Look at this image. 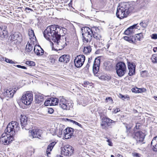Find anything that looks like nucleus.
<instances>
[{
  "label": "nucleus",
  "mask_w": 157,
  "mask_h": 157,
  "mask_svg": "<svg viewBox=\"0 0 157 157\" xmlns=\"http://www.w3.org/2000/svg\"><path fill=\"white\" fill-rule=\"evenodd\" d=\"M62 31L58 25H52L48 27L43 33L47 40L52 41V42L56 46L57 50L62 49L67 45L66 39H60V33Z\"/></svg>",
  "instance_id": "nucleus-1"
},
{
  "label": "nucleus",
  "mask_w": 157,
  "mask_h": 157,
  "mask_svg": "<svg viewBox=\"0 0 157 157\" xmlns=\"http://www.w3.org/2000/svg\"><path fill=\"white\" fill-rule=\"evenodd\" d=\"M18 125V123L15 121H12L8 124L5 130V133L2 134L0 138L2 144L8 145L13 140V136L15 134V131L19 130Z\"/></svg>",
  "instance_id": "nucleus-2"
},
{
  "label": "nucleus",
  "mask_w": 157,
  "mask_h": 157,
  "mask_svg": "<svg viewBox=\"0 0 157 157\" xmlns=\"http://www.w3.org/2000/svg\"><path fill=\"white\" fill-rule=\"evenodd\" d=\"M83 40L84 42H90L93 38V32L91 29L85 27L82 28Z\"/></svg>",
  "instance_id": "nucleus-3"
},
{
  "label": "nucleus",
  "mask_w": 157,
  "mask_h": 157,
  "mask_svg": "<svg viewBox=\"0 0 157 157\" xmlns=\"http://www.w3.org/2000/svg\"><path fill=\"white\" fill-rule=\"evenodd\" d=\"M115 69L117 74L120 77L124 76L127 71L126 66L123 62H119L117 63Z\"/></svg>",
  "instance_id": "nucleus-4"
},
{
  "label": "nucleus",
  "mask_w": 157,
  "mask_h": 157,
  "mask_svg": "<svg viewBox=\"0 0 157 157\" xmlns=\"http://www.w3.org/2000/svg\"><path fill=\"white\" fill-rule=\"evenodd\" d=\"M129 12L126 6H118L117 8L116 15L117 17L121 19L127 17Z\"/></svg>",
  "instance_id": "nucleus-5"
},
{
  "label": "nucleus",
  "mask_w": 157,
  "mask_h": 157,
  "mask_svg": "<svg viewBox=\"0 0 157 157\" xmlns=\"http://www.w3.org/2000/svg\"><path fill=\"white\" fill-rule=\"evenodd\" d=\"M59 105L63 109L69 110L72 108L73 104L62 97L59 98Z\"/></svg>",
  "instance_id": "nucleus-6"
},
{
  "label": "nucleus",
  "mask_w": 157,
  "mask_h": 157,
  "mask_svg": "<svg viewBox=\"0 0 157 157\" xmlns=\"http://www.w3.org/2000/svg\"><path fill=\"white\" fill-rule=\"evenodd\" d=\"M33 100V94L29 92H26L24 93L21 99V101L26 105H30Z\"/></svg>",
  "instance_id": "nucleus-7"
},
{
  "label": "nucleus",
  "mask_w": 157,
  "mask_h": 157,
  "mask_svg": "<svg viewBox=\"0 0 157 157\" xmlns=\"http://www.w3.org/2000/svg\"><path fill=\"white\" fill-rule=\"evenodd\" d=\"M74 152L72 146L67 145L61 148V154L66 156H71Z\"/></svg>",
  "instance_id": "nucleus-8"
},
{
  "label": "nucleus",
  "mask_w": 157,
  "mask_h": 157,
  "mask_svg": "<svg viewBox=\"0 0 157 157\" xmlns=\"http://www.w3.org/2000/svg\"><path fill=\"white\" fill-rule=\"evenodd\" d=\"M85 59V56L83 55L77 56L74 60L75 66L78 68L81 67L83 65Z\"/></svg>",
  "instance_id": "nucleus-9"
},
{
  "label": "nucleus",
  "mask_w": 157,
  "mask_h": 157,
  "mask_svg": "<svg viewBox=\"0 0 157 157\" xmlns=\"http://www.w3.org/2000/svg\"><path fill=\"white\" fill-rule=\"evenodd\" d=\"M115 122L107 117H103L102 119V121L101 124V127L102 128L106 130L108 127L111 125V124Z\"/></svg>",
  "instance_id": "nucleus-10"
},
{
  "label": "nucleus",
  "mask_w": 157,
  "mask_h": 157,
  "mask_svg": "<svg viewBox=\"0 0 157 157\" xmlns=\"http://www.w3.org/2000/svg\"><path fill=\"white\" fill-rule=\"evenodd\" d=\"M41 133V131L38 129H33L31 132L30 130L29 131V139L31 140L36 138H40Z\"/></svg>",
  "instance_id": "nucleus-11"
},
{
  "label": "nucleus",
  "mask_w": 157,
  "mask_h": 157,
  "mask_svg": "<svg viewBox=\"0 0 157 157\" xmlns=\"http://www.w3.org/2000/svg\"><path fill=\"white\" fill-rule=\"evenodd\" d=\"M20 121L23 129L24 128L25 130H29V127L27 126L28 122V118L26 116L22 115H21Z\"/></svg>",
  "instance_id": "nucleus-12"
},
{
  "label": "nucleus",
  "mask_w": 157,
  "mask_h": 157,
  "mask_svg": "<svg viewBox=\"0 0 157 157\" xmlns=\"http://www.w3.org/2000/svg\"><path fill=\"white\" fill-rule=\"evenodd\" d=\"M73 129L71 128H67L63 131L64 137L65 139L71 138L73 133Z\"/></svg>",
  "instance_id": "nucleus-13"
},
{
  "label": "nucleus",
  "mask_w": 157,
  "mask_h": 157,
  "mask_svg": "<svg viewBox=\"0 0 157 157\" xmlns=\"http://www.w3.org/2000/svg\"><path fill=\"white\" fill-rule=\"evenodd\" d=\"M63 126H59V128H52L50 129V132L51 133H52V131L54 130L55 131L54 133H52L53 135L55 134L57 135L59 137H61V136L63 135Z\"/></svg>",
  "instance_id": "nucleus-14"
},
{
  "label": "nucleus",
  "mask_w": 157,
  "mask_h": 157,
  "mask_svg": "<svg viewBox=\"0 0 157 157\" xmlns=\"http://www.w3.org/2000/svg\"><path fill=\"white\" fill-rule=\"evenodd\" d=\"M127 65L129 70L128 74L130 76H132L135 74L136 65L134 63L128 62H127Z\"/></svg>",
  "instance_id": "nucleus-15"
},
{
  "label": "nucleus",
  "mask_w": 157,
  "mask_h": 157,
  "mask_svg": "<svg viewBox=\"0 0 157 157\" xmlns=\"http://www.w3.org/2000/svg\"><path fill=\"white\" fill-rule=\"evenodd\" d=\"M144 135L141 131H138L135 133L134 138L138 142H142L144 138Z\"/></svg>",
  "instance_id": "nucleus-16"
},
{
  "label": "nucleus",
  "mask_w": 157,
  "mask_h": 157,
  "mask_svg": "<svg viewBox=\"0 0 157 157\" xmlns=\"http://www.w3.org/2000/svg\"><path fill=\"white\" fill-rule=\"evenodd\" d=\"M100 64V59L96 58L94 61L93 65V71L94 73H97L99 70Z\"/></svg>",
  "instance_id": "nucleus-17"
},
{
  "label": "nucleus",
  "mask_w": 157,
  "mask_h": 157,
  "mask_svg": "<svg viewBox=\"0 0 157 157\" xmlns=\"http://www.w3.org/2000/svg\"><path fill=\"white\" fill-rule=\"evenodd\" d=\"M33 50L37 56H41L44 53V50L39 46H35Z\"/></svg>",
  "instance_id": "nucleus-18"
},
{
  "label": "nucleus",
  "mask_w": 157,
  "mask_h": 157,
  "mask_svg": "<svg viewBox=\"0 0 157 157\" xmlns=\"http://www.w3.org/2000/svg\"><path fill=\"white\" fill-rule=\"evenodd\" d=\"M70 59V57L68 55H63L61 56L59 58V62L67 63Z\"/></svg>",
  "instance_id": "nucleus-19"
},
{
  "label": "nucleus",
  "mask_w": 157,
  "mask_h": 157,
  "mask_svg": "<svg viewBox=\"0 0 157 157\" xmlns=\"http://www.w3.org/2000/svg\"><path fill=\"white\" fill-rule=\"evenodd\" d=\"M15 92V90L8 89L4 92V95L6 97L11 98L13 97Z\"/></svg>",
  "instance_id": "nucleus-20"
},
{
  "label": "nucleus",
  "mask_w": 157,
  "mask_h": 157,
  "mask_svg": "<svg viewBox=\"0 0 157 157\" xmlns=\"http://www.w3.org/2000/svg\"><path fill=\"white\" fill-rule=\"evenodd\" d=\"M137 25V24H135L129 27L124 31L125 34L127 35L132 34L134 32V29L135 28L137 29V28L136 27Z\"/></svg>",
  "instance_id": "nucleus-21"
},
{
  "label": "nucleus",
  "mask_w": 157,
  "mask_h": 157,
  "mask_svg": "<svg viewBox=\"0 0 157 157\" xmlns=\"http://www.w3.org/2000/svg\"><path fill=\"white\" fill-rule=\"evenodd\" d=\"M6 27L5 26H0V36L2 38L7 36V32L6 30Z\"/></svg>",
  "instance_id": "nucleus-22"
},
{
  "label": "nucleus",
  "mask_w": 157,
  "mask_h": 157,
  "mask_svg": "<svg viewBox=\"0 0 157 157\" xmlns=\"http://www.w3.org/2000/svg\"><path fill=\"white\" fill-rule=\"evenodd\" d=\"M151 146L154 151H157V136L153 138L151 142Z\"/></svg>",
  "instance_id": "nucleus-23"
},
{
  "label": "nucleus",
  "mask_w": 157,
  "mask_h": 157,
  "mask_svg": "<svg viewBox=\"0 0 157 157\" xmlns=\"http://www.w3.org/2000/svg\"><path fill=\"white\" fill-rule=\"evenodd\" d=\"M35 102L37 103H39L43 101L44 100L43 95L40 94H36L35 96Z\"/></svg>",
  "instance_id": "nucleus-24"
},
{
  "label": "nucleus",
  "mask_w": 157,
  "mask_h": 157,
  "mask_svg": "<svg viewBox=\"0 0 157 157\" xmlns=\"http://www.w3.org/2000/svg\"><path fill=\"white\" fill-rule=\"evenodd\" d=\"M56 144V142H52L48 145V146L46 151L47 154L50 153V152L52 151V149Z\"/></svg>",
  "instance_id": "nucleus-25"
},
{
  "label": "nucleus",
  "mask_w": 157,
  "mask_h": 157,
  "mask_svg": "<svg viewBox=\"0 0 157 157\" xmlns=\"http://www.w3.org/2000/svg\"><path fill=\"white\" fill-rule=\"evenodd\" d=\"M50 99L52 102V105H56L59 103V99H58L56 98L52 97L50 98Z\"/></svg>",
  "instance_id": "nucleus-26"
},
{
  "label": "nucleus",
  "mask_w": 157,
  "mask_h": 157,
  "mask_svg": "<svg viewBox=\"0 0 157 157\" xmlns=\"http://www.w3.org/2000/svg\"><path fill=\"white\" fill-rule=\"evenodd\" d=\"M28 34L29 36V38L35 39L36 36L35 35L34 31L32 29H29L28 31Z\"/></svg>",
  "instance_id": "nucleus-27"
},
{
  "label": "nucleus",
  "mask_w": 157,
  "mask_h": 157,
  "mask_svg": "<svg viewBox=\"0 0 157 157\" xmlns=\"http://www.w3.org/2000/svg\"><path fill=\"white\" fill-rule=\"evenodd\" d=\"M11 40H18L19 38V35L17 33H14L13 34H12L11 35Z\"/></svg>",
  "instance_id": "nucleus-28"
},
{
  "label": "nucleus",
  "mask_w": 157,
  "mask_h": 157,
  "mask_svg": "<svg viewBox=\"0 0 157 157\" xmlns=\"http://www.w3.org/2000/svg\"><path fill=\"white\" fill-rule=\"evenodd\" d=\"M91 51V49L90 46H87L84 48L83 52L85 54L90 53Z\"/></svg>",
  "instance_id": "nucleus-29"
},
{
  "label": "nucleus",
  "mask_w": 157,
  "mask_h": 157,
  "mask_svg": "<svg viewBox=\"0 0 157 157\" xmlns=\"http://www.w3.org/2000/svg\"><path fill=\"white\" fill-rule=\"evenodd\" d=\"M151 59L153 63H157V54L152 55Z\"/></svg>",
  "instance_id": "nucleus-30"
},
{
  "label": "nucleus",
  "mask_w": 157,
  "mask_h": 157,
  "mask_svg": "<svg viewBox=\"0 0 157 157\" xmlns=\"http://www.w3.org/2000/svg\"><path fill=\"white\" fill-rule=\"evenodd\" d=\"M100 78L101 79L104 80H109L111 79V77L109 75H105L101 76Z\"/></svg>",
  "instance_id": "nucleus-31"
},
{
  "label": "nucleus",
  "mask_w": 157,
  "mask_h": 157,
  "mask_svg": "<svg viewBox=\"0 0 157 157\" xmlns=\"http://www.w3.org/2000/svg\"><path fill=\"white\" fill-rule=\"evenodd\" d=\"M135 36L137 41H140V39L143 37V36L142 33L136 34Z\"/></svg>",
  "instance_id": "nucleus-32"
},
{
  "label": "nucleus",
  "mask_w": 157,
  "mask_h": 157,
  "mask_svg": "<svg viewBox=\"0 0 157 157\" xmlns=\"http://www.w3.org/2000/svg\"><path fill=\"white\" fill-rule=\"evenodd\" d=\"M93 36L97 40H99L101 38V36L100 35L95 32L94 33H93Z\"/></svg>",
  "instance_id": "nucleus-33"
},
{
  "label": "nucleus",
  "mask_w": 157,
  "mask_h": 157,
  "mask_svg": "<svg viewBox=\"0 0 157 157\" xmlns=\"http://www.w3.org/2000/svg\"><path fill=\"white\" fill-rule=\"evenodd\" d=\"M33 48L32 44L28 42L26 46V49L29 50V52H31L33 50Z\"/></svg>",
  "instance_id": "nucleus-34"
},
{
  "label": "nucleus",
  "mask_w": 157,
  "mask_h": 157,
  "mask_svg": "<svg viewBox=\"0 0 157 157\" xmlns=\"http://www.w3.org/2000/svg\"><path fill=\"white\" fill-rule=\"evenodd\" d=\"M131 36V43H132L133 44H135L136 43L137 41V40H136L135 35L134 36Z\"/></svg>",
  "instance_id": "nucleus-35"
},
{
  "label": "nucleus",
  "mask_w": 157,
  "mask_h": 157,
  "mask_svg": "<svg viewBox=\"0 0 157 157\" xmlns=\"http://www.w3.org/2000/svg\"><path fill=\"white\" fill-rule=\"evenodd\" d=\"M4 59L5 61L7 63H8L10 64H15L17 63V62H15L12 60L8 59L6 58H5Z\"/></svg>",
  "instance_id": "nucleus-36"
},
{
  "label": "nucleus",
  "mask_w": 157,
  "mask_h": 157,
  "mask_svg": "<svg viewBox=\"0 0 157 157\" xmlns=\"http://www.w3.org/2000/svg\"><path fill=\"white\" fill-rule=\"evenodd\" d=\"M50 99H48L44 102V104L45 106H49L52 105Z\"/></svg>",
  "instance_id": "nucleus-37"
},
{
  "label": "nucleus",
  "mask_w": 157,
  "mask_h": 157,
  "mask_svg": "<svg viewBox=\"0 0 157 157\" xmlns=\"http://www.w3.org/2000/svg\"><path fill=\"white\" fill-rule=\"evenodd\" d=\"M25 63L28 65L30 66H34L35 65V63L32 61H27Z\"/></svg>",
  "instance_id": "nucleus-38"
},
{
  "label": "nucleus",
  "mask_w": 157,
  "mask_h": 157,
  "mask_svg": "<svg viewBox=\"0 0 157 157\" xmlns=\"http://www.w3.org/2000/svg\"><path fill=\"white\" fill-rule=\"evenodd\" d=\"M49 61L52 64H53L55 63V59L54 58L53 56H51L49 57Z\"/></svg>",
  "instance_id": "nucleus-39"
},
{
  "label": "nucleus",
  "mask_w": 157,
  "mask_h": 157,
  "mask_svg": "<svg viewBox=\"0 0 157 157\" xmlns=\"http://www.w3.org/2000/svg\"><path fill=\"white\" fill-rule=\"evenodd\" d=\"M113 100L111 97H109L106 98L105 99V101L107 102H109V103H113Z\"/></svg>",
  "instance_id": "nucleus-40"
},
{
  "label": "nucleus",
  "mask_w": 157,
  "mask_h": 157,
  "mask_svg": "<svg viewBox=\"0 0 157 157\" xmlns=\"http://www.w3.org/2000/svg\"><path fill=\"white\" fill-rule=\"evenodd\" d=\"M131 36H125L124 37V39L126 40L129 43H131Z\"/></svg>",
  "instance_id": "nucleus-41"
},
{
  "label": "nucleus",
  "mask_w": 157,
  "mask_h": 157,
  "mask_svg": "<svg viewBox=\"0 0 157 157\" xmlns=\"http://www.w3.org/2000/svg\"><path fill=\"white\" fill-rule=\"evenodd\" d=\"M70 120L73 123V124H75V125H77L78 126H79L81 128H82V125H81L80 124L78 123V122H77L76 121H74L72 120Z\"/></svg>",
  "instance_id": "nucleus-42"
},
{
  "label": "nucleus",
  "mask_w": 157,
  "mask_h": 157,
  "mask_svg": "<svg viewBox=\"0 0 157 157\" xmlns=\"http://www.w3.org/2000/svg\"><path fill=\"white\" fill-rule=\"evenodd\" d=\"M132 92L136 93H138V88L137 87L134 88L132 89Z\"/></svg>",
  "instance_id": "nucleus-43"
},
{
  "label": "nucleus",
  "mask_w": 157,
  "mask_h": 157,
  "mask_svg": "<svg viewBox=\"0 0 157 157\" xmlns=\"http://www.w3.org/2000/svg\"><path fill=\"white\" fill-rule=\"evenodd\" d=\"M146 91V89L144 88H138V93L144 92Z\"/></svg>",
  "instance_id": "nucleus-44"
},
{
  "label": "nucleus",
  "mask_w": 157,
  "mask_h": 157,
  "mask_svg": "<svg viewBox=\"0 0 157 157\" xmlns=\"http://www.w3.org/2000/svg\"><path fill=\"white\" fill-rule=\"evenodd\" d=\"M151 38L152 39H157V34H152L151 36Z\"/></svg>",
  "instance_id": "nucleus-45"
},
{
  "label": "nucleus",
  "mask_w": 157,
  "mask_h": 157,
  "mask_svg": "<svg viewBox=\"0 0 157 157\" xmlns=\"http://www.w3.org/2000/svg\"><path fill=\"white\" fill-rule=\"evenodd\" d=\"M16 66L19 68H21L22 69H27L26 67H25L24 66H22L20 65H17Z\"/></svg>",
  "instance_id": "nucleus-46"
},
{
  "label": "nucleus",
  "mask_w": 157,
  "mask_h": 157,
  "mask_svg": "<svg viewBox=\"0 0 157 157\" xmlns=\"http://www.w3.org/2000/svg\"><path fill=\"white\" fill-rule=\"evenodd\" d=\"M140 25L144 28H145L147 26L146 24H145V23H143V22H140Z\"/></svg>",
  "instance_id": "nucleus-47"
},
{
  "label": "nucleus",
  "mask_w": 157,
  "mask_h": 157,
  "mask_svg": "<svg viewBox=\"0 0 157 157\" xmlns=\"http://www.w3.org/2000/svg\"><path fill=\"white\" fill-rule=\"evenodd\" d=\"M90 63H91L90 59V58H89L88 63L86 66V67L88 69L89 68V67L90 66Z\"/></svg>",
  "instance_id": "nucleus-48"
},
{
  "label": "nucleus",
  "mask_w": 157,
  "mask_h": 157,
  "mask_svg": "<svg viewBox=\"0 0 157 157\" xmlns=\"http://www.w3.org/2000/svg\"><path fill=\"white\" fill-rule=\"evenodd\" d=\"M106 141L108 143V144L109 146H112L113 144L111 142V141L109 139H108L106 140Z\"/></svg>",
  "instance_id": "nucleus-49"
},
{
  "label": "nucleus",
  "mask_w": 157,
  "mask_h": 157,
  "mask_svg": "<svg viewBox=\"0 0 157 157\" xmlns=\"http://www.w3.org/2000/svg\"><path fill=\"white\" fill-rule=\"evenodd\" d=\"M54 112L53 109L52 108H49L48 109V112L50 114H52Z\"/></svg>",
  "instance_id": "nucleus-50"
},
{
  "label": "nucleus",
  "mask_w": 157,
  "mask_h": 157,
  "mask_svg": "<svg viewBox=\"0 0 157 157\" xmlns=\"http://www.w3.org/2000/svg\"><path fill=\"white\" fill-rule=\"evenodd\" d=\"M140 125V123H136L135 128H136V129H139Z\"/></svg>",
  "instance_id": "nucleus-51"
},
{
  "label": "nucleus",
  "mask_w": 157,
  "mask_h": 157,
  "mask_svg": "<svg viewBox=\"0 0 157 157\" xmlns=\"http://www.w3.org/2000/svg\"><path fill=\"white\" fill-rule=\"evenodd\" d=\"M133 156L134 157H140L139 154L136 153H135L133 154Z\"/></svg>",
  "instance_id": "nucleus-52"
},
{
  "label": "nucleus",
  "mask_w": 157,
  "mask_h": 157,
  "mask_svg": "<svg viewBox=\"0 0 157 157\" xmlns=\"http://www.w3.org/2000/svg\"><path fill=\"white\" fill-rule=\"evenodd\" d=\"M147 73V72L146 71H143L142 72V73L141 74V75L142 76L145 77V76H146V75H144V74H146Z\"/></svg>",
  "instance_id": "nucleus-53"
},
{
  "label": "nucleus",
  "mask_w": 157,
  "mask_h": 157,
  "mask_svg": "<svg viewBox=\"0 0 157 157\" xmlns=\"http://www.w3.org/2000/svg\"><path fill=\"white\" fill-rule=\"evenodd\" d=\"M120 109H117L114 110V112L115 113H117L118 111H120Z\"/></svg>",
  "instance_id": "nucleus-54"
},
{
  "label": "nucleus",
  "mask_w": 157,
  "mask_h": 157,
  "mask_svg": "<svg viewBox=\"0 0 157 157\" xmlns=\"http://www.w3.org/2000/svg\"><path fill=\"white\" fill-rule=\"evenodd\" d=\"M30 10L31 11H33V10L32 9L30 8H28V7H26L25 8V10Z\"/></svg>",
  "instance_id": "nucleus-55"
},
{
  "label": "nucleus",
  "mask_w": 157,
  "mask_h": 157,
  "mask_svg": "<svg viewBox=\"0 0 157 157\" xmlns=\"http://www.w3.org/2000/svg\"><path fill=\"white\" fill-rule=\"evenodd\" d=\"M153 50L154 52H157V47L154 48L153 49Z\"/></svg>",
  "instance_id": "nucleus-56"
},
{
  "label": "nucleus",
  "mask_w": 157,
  "mask_h": 157,
  "mask_svg": "<svg viewBox=\"0 0 157 157\" xmlns=\"http://www.w3.org/2000/svg\"><path fill=\"white\" fill-rule=\"evenodd\" d=\"M118 157H123V156L120 154H118L117 155Z\"/></svg>",
  "instance_id": "nucleus-57"
},
{
  "label": "nucleus",
  "mask_w": 157,
  "mask_h": 157,
  "mask_svg": "<svg viewBox=\"0 0 157 157\" xmlns=\"http://www.w3.org/2000/svg\"><path fill=\"white\" fill-rule=\"evenodd\" d=\"M121 96V98H124V99H125V98L124 97V96L122 95H120Z\"/></svg>",
  "instance_id": "nucleus-58"
},
{
  "label": "nucleus",
  "mask_w": 157,
  "mask_h": 157,
  "mask_svg": "<svg viewBox=\"0 0 157 157\" xmlns=\"http://www.w3.org/2000/svg\"><path fill=\"white\" fill-rule=\"evenodd\" d=\"M155 100H157V97H155Z\"/></svg>",
  "instance_id": "nucleus-59"
},
{
  "label": "nucleus",
  "mask_w": 157,
  "mask_h": 157,
  "mask_svg": "<svg viewBox=\"0 0 157 157\" xmlns=\"http://www.w3.org/2000/svg\"><path fill=\"white\" fill-rule=\"evenodd\" d=\"M58 157H63L62 156L59 155V156H58Z\"/></svg>",
  "instance_id": "nucleus-60"
},
{
  "label": "nucleus",
  "mask_w": 157,
  "mask_h": 157,
  "mask_svg": "<svg viewBox=\"0 0 157 157\" xmlns=\"http://www.w3.org/2000/svg\"><path fill=\"white\" fill-rule=\"evenodd\" d=\"M54 130H53V131H52V133H52H52H54Z\"/></svg>",
  "instance_id": "nucleus-61"
},
{
  "label": "nucleus",
  "mask_w": 157,
  "mask_h": 157,
  "mask_svg": "<svg viewBox=\"0 0 157 157\" xmlns=\"http://www.w3.org/2000/svg\"><path fill=\"white\" fill-rule=\"evenodd\" d=\"M111 157H115L113 155H111Z\"/></svg>",
  "instance_id": "nucleus-62"
},
{
  "label": "nucleus",
  "mask_w": 157,
  "mask_h": 157,
  "mask_svg": "<svg viewBox=\"0 0 157 157\" xmlns=\"http://www.w3.org/2000/svg\"><path fill=\"white\" fill-rule=\"evenodd\" d=\"M26 73V74H28V75H30V74L29 73Z\"/></svg>",
  "instance_id": "nucleus-63"
},
{
  "label": "nucleus",
  "mask_w": 157,
  "mask_h": 157,
  "mask_svg": "<svg viewBox=\"0 0 157 157\" xmlns=\"http://www.w3.org/2000/svg\"><path fill=\"white\" fill-rule=\"evenodd\" d=\"M78 132L81 133V131H78Z\"/></svg>",
  "instance_id": "nucleus-64"
}]
</instances>
